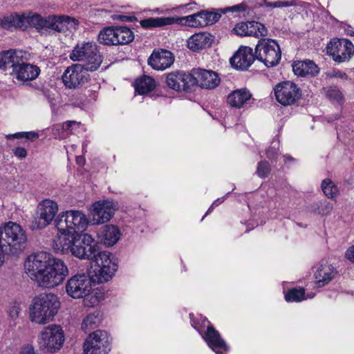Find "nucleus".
Wrapping results in <instances>:
<instances>
[{
    "mask_svg": "<svg viewBox=\"0 0 354 354\" xmlns=\"http://www.w3.org/2000/svg\"><path fill=\"white\" fill-rule=\"evenodd\" d=\"M279 151V143L277 142H273L272 146H270L266 150V156L270 160H274L277 159Z\"/></svg>",
    "mask_w": 354,
    "mask_h": 354,
    "instance_id": "48",
    "label": "nucleus"
},
{
    "mask_svg": "<svg viewBox=\"0 0 354 354\" xmlns=\"http://www.w3.org/2000/svg\"><path fill=\"white\" fill-rule=\"evenodd\" d=\"M119 228L113 225H106L97 233V237L101 243L106 246H113L120 238Z\"/></svg>",
    "mask_w": 354,
    "mask_h": 354,
    "instance_id": "25",
    "label": "nucleus"
},
{
    "mask_svg": "<svg viewBox=\"0 0 354 354\" xmlns=\"http://www.w3.org/2000/svg\"><path fill=\"white\" fill-rule=\"evenodd\" d=\"M97 252L95 239L88 234H83L72 248V254L81 259H93Z\"/></svg>",
    "mask_w": 354,
    "mask_h": 354,
    "instance_id": "15",
    "label": "nucleus"
},
{
    "mask_svg": "<svg viewBox=\"0 0 354 354\" xmlns=\"http://www.w3.org/2000/svg\"><path fill=\"white\" fill-rule=\"evenodd\" d=\"M256 54L253 53L252 48L249 46H241L230 58V64L232 67L239 70L248 69L255 60Z\"/></svg>",
    "mask_w": 354,
    "mask_h": 354,
    "instance_id": "21",
    "label": "nucleus"
},
{
    "mask_svg": "<svg viewBox=\"0 0 354 354\" xmlns=\"http://www.w3.org/2000/svg\"><path fill=\"white\" fill-rule=\"evenodd\" d=\"M13 153L17 157H18L19 158H24L27 155V151H26V149H24L23 147L15 148L13 150Z\"/></svg>",
    "mask_w": 354,
    "mask_h": 354,
    "instance_id": "53",
    "label": "nucleus"
},
{
    "mask_svg": "<svg viewBox=\"0 0 354 354\" xmlns=\"http://www.w3.org/2000/svg\"><path fill=\"white\" fill-rule=\"evenodd\" d=\"M297 3L295 0L291 1H277L274 3H267L266 6L268 7L273 8H282V7H290L296 6Z\"/></svg>",
    "mask_w": 354,
    "mask_h": 354,
    "instance_id": "49",
    "label": "nucleus"
},
{
    "mask_svg": "<svg viewBox=\"0 0 354 354\" xmlns=\"http://www.w3.org/2000/svg\"><path fill=\"white\" fill-rule=\"evenodd\" d=\"M248 8V6L245 2H242L241 3L234 5L232 6L226 7L222 8V11L223 14L227 12L235 13V16L239 15L241 13L244 12Z\"/></svg>",
    "mask_w": 354,
    "mask_h": 354,
    "instance_id": "45",
    "label": "nucleus"
},
{
    "mask_svg": "<svg viewBox=\"0 0 354 354\" xmlns=\"http://www.w3.org/2000/svg\"><path fill=\"white\" fill-rule=\"evenodd\" d=\"M38 138V134L35 132H26V139L33 140Z\"/></svg>",
    "mask_w": 354,
    "mask_h": 354,
    "instance_id": "58",
    "label": "nucleus"
},
{
    "mask_svg": "<svg viewBox=\"0 0 354 354\" xmlns=\"http://www.w3.org/2000/svg\"><path fill=\"white\" fill-rule=\"evenodd\" d=\"M115 35V27L104 28L98 35V41L104 45H116Z\"/></svg>",
    "mask_w": 354,
    "mask_h": 354,
    "instance_id": "33",
    "label": "nucleus"
},
{
    "mask_svg": "<svg viewBox=\"0 0 354 354\" xmlns=\"http://www.w3.org/2000/svg\"><path fill=\"white\" fill-rule=\"evenodd\" d=\"M129 17H127V16H121L120 17V19L122 20V21L129 20Z\"/></svg>",
    "mask_w": 354,
    "mask_h": 354,
    "instance_id": "63",
    "label": "nucleus"
},
{
    "mask_svg": "<svg viewBox=\"0 0 354 354\" xmlns=\"http://www.w3.org/2000/svg\"><path fill=\"white\" fill-rule=\"evenodd\" d=\"M252 94L247 88L237 89L230 93L227 99L232 107L241 109L250 103Z\"/></svg>",
    "mask_w": 354,
    "mask_h": 354,
    "instance_id": "26",
    "label": "nucleus"
},
{
    "mask_svg": "<svg viewBox=\"0 0 354 354\" xmlns=\"http://www.w3.org/2000/svg\"><path fill=\"white\" fill-rule=\"evenodd\" d=\"M57 231L58 233L53 241L54 249L63 253L69 251L72 253V248L77 242L76 237L77 234L69 230Z\"/></svg>",
    "mask_w": 354,
    "mask_h": 354,
    "instance_id": "23",
    "label": "nucleus"
},
{
    "mask_svg": "<svg viewBox=\"0 0 354 354\" xmlns=\"http://www.w3.org/2000/svg\"><path fill=\"white\" fill-rule=\"evenodd\" d=\"M345 258L351 263H354V245L349 247L345 252Z\"/></svg>",
    "mask_w": 354,
    "mask_h": 354,
    "instance_id": "52",
    "label": "nucleus"
},
{
    "mask_svg": "<svg viewBox=\"0 0 354 354\" xmlns=\"http://www.w3.org/2000/svg\"><path fill=\"white\" fill-rule=\"evenodd\" d=\"M60 23L62 24L60 32L66 30H75L79 26V21L77 19L66 15H60Z\"/></svg>",
    "mask_w": 354,
    "mask_h": 354,
    "instance_id": "40",
    "label": "nucleus"
},
{
    "mask_svg": "<svg viewBox=\"0 0 354 354\" xmlns=\"http://www.w3.org/2000/svg\"><path fill=\"white\" fill-rule=\"evenodd\" d=\"M64 131L66 133L68 137L70 134L73 133L74 129H77L80 127V123L74 120H68L63 123Z\"/></svg>",
    "mask_w": 354,
    "mask_h": 354,
    "instance_id": "47",
    "label": "nucleus"
},
{
    "mask_svg": "<svg viewBox=\"0 0 354 354\" xmlns=\"http://www.w3.org/2000/svg\"><path fill=\"white\" fill-rule=\"evenodd\" d=\"M315 296V294L314 293H310V294H308L307 296H306V299L307 298H313Z\"/></svg>",
    "mask_w": 354,
    "mask_h": 354,
    "instance_id": "64",
    "label": "nucleus"
},
{
    "mask_svg": "<svg viewBox=\"0 0 354 354\" xmlns=\"http://www.w3.org/2000/svg\"><path fill=\"white\" fill-rule=\"evenodd\" d=\"M205 340L212 349L217 354H221L227 348L225 342L221 338L219 333L213 326L207 327L205 333Z\"/></svg>",
    "mask_w": 354,
    "mask_h": 354,
    "instance_id": "27",
    "label": "nucleus"
},
{
    "mask_svg": "<svg viewBox=\"0 0 354 354\" xmlns=\"http://www.w3.org/2000/svg\"><path fill=\"white\" fill-rule=\"evenodd\" d=\"M277 100L283 106L294 104L301 96V91L295 83L286 81L274 87Z\"/></svg>",
    "mask_w": 354,
    "mask_h": 354,
    "instance_id": "13",
    "label": "nucleus"
},
{
    "mask_svg": "<svg viewBox=\"0 0 354 354\" xmlns=\"http://www.w3.org/2000/svg\"><path fill=\"white\" fill-rule=\"evenodd\" d=\"M20 310L21 309H20L19 306H18L17 304H14L9 307L8 313L9 316L12 319H15L18 317Z\"/></svg>",
    "mask_w": 354,
    "mask_h": 354,
    "instance_id": "51",
    "label": "nucleus"
},
{
    "mask_svg": "<svg viewBox=\"0 0 354 354\" xmlns=\"http://www.w3.org/2000/svg\"><path fill=\"white\" fill-rule=\"evenodd\" d=\"M234 32L239 36H248V21L237 24L233 28Z\"/></svg>",
    "mask_w": 354,
    "mask_h": 354,
    "instance_id": "46",
    "label": "nucleus"
},
{
    "mask_svg": "<svg viewBox=\"0 0 354 354\" xmlns=\"http://www.w3.org/2000/svg\"><path fill=\"white\" fill-rule=\"evenodd\" d=\"M65 340L64 332L57 324L44 327L37 337L39 349L44 353H54L62 347Z\"/></svg>",
    "mask_w": 354,
    "mask_h": 354,
    "instance_id": "7",
    "label": "nucleus"
},
{
    "mask_svg": "<svg viewBox=\"0 0 354 354\" xmlns=\"http://www.w3.org/2000/svg\"><path fill=\"white\" fill-rule=\"evenodd\" d=\"M174 60V55L171 51L159 48L153 51L147 63L154 70L164 71L171 67Z\"/></svg>",
    "mask_w": 354,
    "mask_h": 354,
    "instance_id": "20",
    "label": "nucleus"
},
{
    "mask_svg": "<svg viewBox=\"0 0 354 354\" xmlns=\"http://www.w3.org/2000/svg\"><path fill=\"white\" fill-rule=\"evenodd\" d=\"M3 253L2 251L1 252H0V267L1 266L3 261H4V255H3Z\"/></svg>",
    "mask_w": 354,
    "mask_h": 354,
    "instance_id": "60",
    "label": "nucleus"
},
{
    "mask_svg": "<svg viewBox=\"0 0 354 354\" xmlns=\"http://www.w3.org/2000/svg\"><path fill=\"white\" fill-rule=\"evenodd\" d=\"M6 138H17V139L26 138V132H19V133H17L15 134H9V135L6 136Z\"/></svg>",
    "mask_w": 354,
    "mask_h": 354,
    "instance_id": "57",
    "label": "nucleus"
},
{
    "mask_svg": "<svg viewBox=\"0 0 354 354\" xmlns=\"http://www.w3.org/2000/svg\"><path fill=\"white\" fill-rule=\"evenodd\" d=\"M221 11L222 8L214 11L205 10V13L203 15L205 16V23L203 22V24H205V26L216 23L223 14Z\"/></svg>",
    "mask_w": 354,
    "mask_h": 354,
    "instance_id": "41",
    "label": "nucleus"
},
{
    "mask_svg": "<svg viewBox=\"0 0 354 354\" xmlns=\"http://www.w3.org/2000/svg\"><path fill=\"white\" fill-rule=\"evenodd\" d=\"M116 45H124L131 42L134 39L133 32L125 26L115 27Z\"/></svg>",
    "mask_w": 354,
    "mask_h": 354,
    "instance_id": "32",
    "label": "nucleus"
},
{
    "mask_svg": "<svg viewBox=\"0 0 354 354\" xmlns=\"http://www.w3.org/2000/svg\"><path fill=\"white\" fill-rule=\"evenodd\" d=\"M346 32L347 35L354 37V35H353V33L354 32V29H347L346 30Z\"/></svg>",
    "mask_w": 354,
    "mask_h": 354,
    "instance_id": "59",
    "label": "nucleus"
},
{
    "mask_svg": "<svg viewBox=\"0 0 354 354\" xmlns=\"http://www.w3.org/2000/svg\"><path fill=\"white\" fill-rule=\"evenodd\" d=\"M219 199H218L217 201H214L212 205H211V207H209V209H208L207 212L206 214H207L209 212H210V210L214 207V205H216V202L218 201Z\"/></svg>",
    "mask_w": 354,
    "mask_h": 354,
    "instance_id": "61",
    "label": "nucleus"
},
{
    "mask_svg": "<svg viewBox=\"0 0 354 354\" xmlns=\"http://www.w3.org/2000/svg\"><path fill=\"white\" fill-rule=\"evenodd\" d=\"M333 209V205L326 201L315 203L311 206V210L313 212L322 215L329 214L332 212Z\"/></svg>",
    "mask_w": 354,
    "mask_h": 354,
    "instance_id": "39",
    "label": "nucleus"
},
{
    "mask_svg": "<svg viewBox=\"0 0 354 354\" xmlns=\"http://www.w3.org/2000/svg\"><path fill=\"white\" fill-rule=\"evenodd\" d=\"M331 77H337L342 80H347L348 75L346 73L342 72L340 71H334L330 75Z\"/></svg>",
    "mask_w": 354,
    "mask_h": 354,
    "instance_id": "55",
    "label": "nucleus"
},
{
    "mask_svg": "<svg viewBox=\"0 0 354 354\" xmlns=\"http://www.w3.org/2000/svg\"><path fill=\"white\" fill-rule=\"evenodd\" d=\"M306 299L305 290L303 288L290 289L285 295V299L288 302H299Z\"/></svg>",
    "mask_w": 354,
    "mask_h": 354,
    "instance_id": "37",
    "label": "nucleus"
},
{
    "mask_svg": "<svg viewBox=\"0 0 354 354\" xmlns=\"http://www.w3.org/2000/svg\"><path fill=\"white\" fill-rule=\"evenodd\" d=\"M27 236L17 223L9 221L0 225V249L3 252L15 255L26 247Z\"/></svg>",
    "mask_w": 354,
    "mask_h": 354,
    "instance_id": "4",
    "label": "nucleus"
},
{
    "mask_svg": "<svg viewBox=\"0 0 354 354\" xmlns=\"http://www.w3.org/2000/svg\"><path fill=\"white\" fill-rule=\"evenodd\" d=\"M52 131H53V135L56 138H58L59 139H64L67 137L66 133H65V131H64L63 123L57 124L55 125L53 127Z\"/></svg>",
    "mask_w": 354,
    "mask_h": 354,
    "instance_id": "50",
    "label": "nucleus"
},
{
    "mask_svg": "<svg viewBox=\"0 0 354 354\" xmlns=\"http://www.w3.org/2000/svg\"><path fill=\"white\" fill-rule=\"evenodd\" d=\"M83 161H84V160H83V158H82V157H78V158H77V162L79 165L82 164V163L83 162Z\"/></svg>",
    "mask_w": 354,
    "mask_h": 354,
    "instance_id": "62",
    "label": "nucleus"
},
{
    "mask_svg": "<svg viewBox=\"0 0 354 354\" xmlns=\"http://www.w3.org/2000/svg\"><path fill=\"white\" fill-rule=\"evenodd\" d=\"M326 97L333 102L342 103L344 101V96L339 89L335 87L328 88L326 92Z\"/></svg>",
    "mask_w": 354,
    "mask_h": 354,
    "instance_id": "42",
    "label": "nucleus"
},
{
    "mask_svg": "<svg viewBox=\"0 0 354 354\" xmlns=\"http://www.w3.org/2000/svg\"><path fill=\"white\" fill-rule=\"evenodd\" d=\"M210 34L207 32H199L193 35L187 40V46L189 49L197 51L200 49L210 46L212 39Z\"/></svg>",
    "mask_w": 354,
    "mask_h": 354,
    "instance_id": "29",
    "label": "nucleus"
},
{
    "mask_svg": "<svg viewBox=\"0 0 354 354\" xmlns=\"http://www.w3.org/2000/svg\"><path fill=\"white\" fill-rule=\"evenodd\" d=\"M83 298V303L86 307H94L100 302V297L97 296V292H93L92 290Z\"/></svg>",
    "mask_w": 354,
    "mask_h": 354,
    "instance_id": "44",
    "label": "nucleus"
},
{
    "mask_svg": "<svg viewBox=\"0 0 354 354\" xmlns=\"http://www.w3.org/2000/svg\"><path fill=\"white\" fill-rule=\"evenodd\" d=\"M92 207L91 222L93 225H100L111 220L118 209V204L111 201H100L93 203Z\"/></svg>",
    "mask_w": 354,
    "mask_h": 354,
    "instance_id": "14",
    "label": "nucleus"
},
{
    "mask_svg": "<svg viewBox=\"0 0 354 354\" xmlns=\"http://www.w3.org/2000/svg\"><path fill=\"white\" fill-rule=\"evenodd\" d=\"M178 23L180 24H187L190 27L198 28L201 24L197 21L195 18L194 14L184 17L174 18V17H156L149 18L140 21V25L145 28L161 27L166 25L173 24Z\"/></svg>",
    "mask_w": 354,
    "mask_h": 354,
    "instance_id": "16",
    "label": "nucleus"
},
{
    "mask_svg": "<svg viewBox=\"0 0 354 354\" xmlns=\"http://www.w3.org/2000/svg\"><path fill=\"white\" fill-rule=\"evenodd\" d=\"M192 71L186 73L183 71H176L167 74L166 83L167 86L175 91H189L193 87Z\"/></svg>",
    "mask_w": 354,
    "mask_h": 354,
    "instance_id": "19",
    "label": "nucleus"
},
{
    "mask_svg": "<svg viewBox=\"0 0 354 354\" xmlns=\"http://www.w3.org/2000/svg\"><path fill=\"white\" fill-rule=\"evenodd\" d=\"M69 57L73 62H82V66L90 72L97 71L104 59L96 43L89 41L77 44Z\"/></svg>",
    "mask_w": 354,
    "mask_h": 354,
    "instance_id": "6",
    "label": "nucleus"
},
{
    "mask_svg": "<svg viewBox=\"0 0 354 354\" xmlns=\"http://www.w3.org/2000/svg\"><path fill=\"white\" fill-rule=\"evenodd\" d=\"M20 354H36L33 347L31 346H27L23 348Z\"/></svg>",
    "mask_w": 354,
    "mask_h": 354,
    "instance_id": "56",
    "label": "nucleus"
},
{
    "mask_svg": "<svg viewBox=\"0 0 354 354\" xmlns=\"http://www.w3.org/2000/svg\"><path fill=\"white\" fill-rule=\"evenodd\" d=\"M292 70L295 75L301 77L314 76L319 72L317 65L311 60L295 62L292 64Z\"/></svg>",
    "mask_w": 354,
    "mask_h": 354,
    "instance_id": "28",
    "label": "nucleus"
},
{
    "mask_svg": "<svg viewBox=\"0 0 354 354\" xmlns=\"http://www.w3.org/2000/svg\"><path fill=\"white\" fill-rule=\"evenodd\" d=\"M58 212L57 204L51 200L46 199L38 206V227L42 228L49 225Z\"/></svg>",
    "mask_w": 354,
    "mask_h": 354,
    "instance_id": "22",
    "label": "nucleus"
},
{
    "mask_svg": "<svg viewBox=\"0 0 354 354\" xmlns=\"http://www.w3.org/2000/svg\"><path fill=\"white\" fill-rule=\"evenodd\" d=\"M28 55L22 50H4L3 59L0 68L7 70L12 68L14 78L21 82L35 80L40 73V68L31 64L26 63Z\"/></svg>",
    "mask_w": 354,
    "mask_h": 354,
    "instance_id": "3",
    "label": "nucleus"
},
{
    "mask_svg": "<svg viewBox=\"0 0 354 354\" xmlns=\"http://www.w3.org/2000/svg\"><path fill=\"white\" fill-rule=\"evenodd\" d=\"M1 26L7 30H26L28 27L35 28L40 33L60 32V15H48L42 17L37 13H15L4 17L1 22Z\"/></svg>",
    "mask_w": 354,
    "mask_h": 354,
    "instance_id": "2",
    "label": "nucleus"
},
{
    "mask_svg": "<svg viewBox=\"0 0 354 354\" xmlns=\"http://www.w3.org/2000/svg\"><path fill=\"white\" fill-rule=\"evenodd\" d=\"M256 57L266 66L277 65L281 60V53L279 44L272 39H263L255 48Z\"/></svg>",
    "mask_w": 354,
    "mask_h": 354,
    "instance_id": "9",
    "label": "nucleus"
},
{
    "mask_svg": "<svg viewBox=\"0 0 354 354\" xmlns=\"http://www.w3.org/2000/svg\"><path fill=\"white\" fill-rule=\"evenodd\" d=\"M110 349L109 335L104 330L93 332L84 344V354H107Z\"/></svg>",
    "mask_w": 354,
    "mask_h": 354,
    "instance_id": "11",
    "label": "nucleus"
},
{
    "mask_svg": "<svg viewBox=\"0 0 354 354\" xmlns=\"http://www.w3.org/2000/svg\"><path fill=\"white\" fill-rule=\"evenodd\" d=\"M59 306V299L55 295L41 294L32 300L30 307V320L38 324H46L53 320Z\"/></svg>",
    "mask_w": 354,
    "mask_h": 354,
    "instance_id": "5",
    "label": "nucleus"
},
{
    "mask_svg": "<svg viewBox=\"0 0 354 354\" xmlns=\"http://www.w3.org/2000/svg\"><path fill=\"white\" fill-rule=\"evenodd\" d=\"M95 261L97 267L110 266L111 268H118L115 259L112 254L106 251L100 252L94 257Z\"/></svg>",
    "mask_w": 354,
    "mask_h": 354,
    "instance_id": "34",
    "label": "nucleus"
},
{
    "mask_svg": "<svg viewBox=\"0 0 354 354\" xmlns=\"http://www.w3.org/2000/svg\"><path fill=\"white\" fill-rule=\"evenodd\" d=\"M271 167L270 164L266 161H260L257 164V174L261 178H265L270 174Z\"/></svg>",
    "mask_w": 354,
    "mask_h": 354,
    "instance_id": "43",
    "label": "nucleus"
},
{
    "mask_svg": "<svg viewBox=\"0 0 354 354\" xmlns=\"http://www.w3.org/2000/svg\"><path fill=\"white\" fill-rule=\"evenodd\" d=\"M192 79L193 86H198L205 89H214L220 84V78L216 73L202 68H193Z\"/></svg>",
    "mask_w": 354,
    "mask_h": 354,
    "instance_id": "18",
    "label": "nucleus"
},
{
    "mask_svg": "<svg viewBox=\"0 0 354 354\" xmlns=\"http://www.w3.org/2000/svg\"><path fill=\"white\" fill-rule=\"evenodd\" d=\"M24 268L32 281L39 286L46 288L59 286L68 274L66 263L46 252L30 255L25 261Z\"/></svg>",
    "mask_w": 354,
    "mask_h": 354,
    "instance_id": "1",
    "label": "nucleus"
},
{
    "mask_svg": "<svg viewBox=\"0 0 354 354\" xmlns=\"http://www.w3.org/2000/svg\"><path fill=\"white\" fill-rule=\"evenodd\" d=\"M337 274L336 268L331 264H320L317 267L314 273L315 283L318 287H323L329 283Z\"/></svg>",
    "mask_w": 354,
    "mask_h": 354,
    "instance_id": "24",
    "label": "nucleus"
},
{
    "mask_svg": "<svg viewBox=\"0 0 354 354\" xmlns=\"http://www.w3.org/2000/svg\"><path fill=\"white\" fill-rule=\"evenodd\" d=\"M156 87L155 81L149 76H143L136 82L135 89L139 94L147 93Z\"/></svg>",
    "mask_w": 354,
    "mask_h": 354,
    "instance_id": "30",
    "label": "nucleus"
},
{
    "mask_svg": "<svg viewBox=\"0 0 354 354\" xmlns=\"http://www.w3.org/2000/svg\"><path fill=\"white\" fill-rule=\"evenodd\" d=\"M266 35L267 29L263 24L254 21H248V36L258 38Z\"/></svg>",
    "mask_w": 354,
    "mask_h": 354,
    "instance_id": "38",
    "label": "nucleus"
},
{
    "mask_svg": "<svg viewBox=\"0 0 354 354\" xmlns=\"http://www.w3.org/2000/svg\"><path fill=\"white\" fill-rule=\"evenodd\" d=\"M204 13H205V10H202L201 12H198L194 14L195 18H196L197 21L200 22V24L201 23V24L199 25L200 27L205 26V24H203V22L205 23V16L203 15H202Z\"/></svg>",
    "mask_w": 354,
    "mask_h": 354,
    "instance_id": "54",
    "label": "nucleus"
},
{
    "mask_svg": "<svg viewBox=\"0 0 354 354\" xmlns=\"http://www.w3.org/2000/svg\"><path fill=\"white\" fill-rule=\"evenodd\" d=\"M116 270V268H111L110 266H97V268L94 270V277H95L94 280L96 281L97 283H103L105 281H108L113 277Z\"/></svg>",
    "mask_w": 354,
    "mask_h": 354,
    "instance_id": "31",
    "label": "nucleus"
},
{
    "mask_svg": "<svg viewBox=\"0 0 354 354\" xmlns=\"http://www.w3.org/2000/svg\"><path fill=\"white\" fill-rule=\"evenodd\" d=\"M101 322L100 312L94 311L88 314L82 323V329L85 332L95 328Z\"/></svg>",
    "mask_w": 354,
    "mask_h": 354,
    "instance_id": "35",
    "label": "nucleus"
},
{
    "mask_svg": "<svg viewBox=\"0 0 354 354\" xmlns=\"http://www.w3.org/2000/svg\"><path fill=\"white\" fill-rule=\"evenodd\" d=\"M327 53L338 63L348 62L354 56V44L346 38H333L326 46Z\"/></svg>",
    "mask_w": 354,
    "mask_h": 354,
    "instance_id": "10",
    "label": "nucleus"
},
{
    "mask_svg": "<svg viewBox=\"0 0 354 354\" xmlns=\"http://www.w3.org/2000/svg\"><path fill=\"white\" fill-rule=\"evenodd\" d=\"M92 290V280L85 274L71 277L66 284V293L74 299L83 298Z\"/></svg>",
    "mask_w": 354,
    "mask_h": 354,
    "instance_id": "12",
    "label": "nucleus"
},
{
    "mask_svg": "<svg viewBox=\"0 0 354 354\" xmlns=\"http://www.w3.org/2000/svg\"><path fill=\"white\" fill-rule=\"evenodd\" d=\"M322 189L328 198H334L339 194L337 186L330 178L322 180Z\"/></svg>",
    "mask_w": 354,
    "mask_h": 354,
    "instance_id": "36",
    "label": "nucleus"
},
{
    "mask_svg": "<svg viewBox=\"0 0 354 354\" xmlns=\"http://www.w3.org/2000/svg\"><path fill=\"white\" fill-rule=\"evenodd\" d=\"M87 72L82 64H73L65 70L62 75L63 82L67 88H77L87 82L89 76Z\"/></svg>",
    "mask_w": 354,
    "mask_h": 354,
    "instance_id": "17",
    "label": "nucleus"
},
{
    "mask_svg": "<svg viewBox=\"0 0 354 354\" xmlns=\"http://www.w3.org/2000/svg\"><path fill=\"white\" fill-rule=\"evenodd\" d=\"M88 223L86 216L80 210H68L59 214L55 219L57 230H69L75 234L86 230Z\"/></svg>",
    "mask_w": 354,
    "mask_h": 354,
    "instance_id": "8",
    "label": "nucleus"
}]
</instances>
